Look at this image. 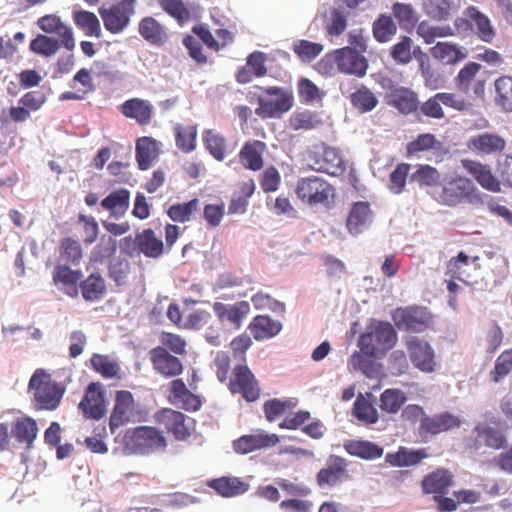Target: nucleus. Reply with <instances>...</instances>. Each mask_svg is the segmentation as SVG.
Here are the masks:
<instances>
[{
    "mask_svg": "<svg viewBox=\"0 0 512 512\" xmlns=\"http://www.w3.org/2000/svg\"><path fill=\"white\" fill-rule=\"evenodd\" d=\"M154 420L177 441L188 440L194 430V420L172 408H161L154 414Z\"/></svg>",
    "mask_w": 512,
    "mask_h": 512,
    "instance_id": "0eeeda50",
    "label": "nucleus"
},
{
    "mask_svg": "<svg viewBox=\"0 0 512 512\" xmlns=\"http://www.w3.org/2000/svg\"><path fill=\"white\" fill-rule=\"evenodd\" d=\"M467 146L472 151L491 155L502 152L506 147V141L497 134L482 133L471 137Z\"/></svg>",
    "mask_w": 512,
    "mask_h": 512,
    "instance_id": "473e14b6",
    "label": "nucleus"
},
{
    "mask_svg": "<svg viewBox=\"0 0 512 512\" xmlns=\"http://www.w3.org/2000/svg\"><path fill=\"white\" fill-rule=\"evenodd\" d=\"M11 434L20 444L31 448L38 434L36 421L28 416L17 418L11 426Z\"/></svg>",
    "mask_w": 512,
    "mask_h": 512,
    "instance_id": "58836bf2",
    "label": "nucleus"
},
{
    "mask_svg": "<svg viewBox=\"0 0 512 512\" xmlns=\"http://www.w3.org/2000/svg\"><path fill=\"white\" fill-rule=\"evenodd\" d=\"M175 133L176 146L184 153H190L196 148L197 129L194 126L178 125Z\"/></svg>",
    "mask_w": 512,
    "mask_h": 512,
    "instance_id": "680f3d73",
    "label": "nucleus"
},
{
    "mask_svg": "<svg viewBox=\"0 0 512 512\" xmlns=\"http://www.w3.org/2000/svg\"><path fill=\"white\" fill-rule=\"evenodd\" d=\"M199 211V200L194 198L186 203L171 205L167 210L168 217L174 222H189L193 215Z\"/></svg>",
    "mask_w": 512,
    "mask_h": 512,
    "instance_id": "5fc2aeb1",
    "label": "nucleus"
},
{
    "mask_svg": "<svg viewBox=\"0 0 512 512\" xmlns=\"http://www.w3.org/2000/svg\"><path fill=\"white\" fill-rule=\"evenodd\" d=\"M93 369L103 378H120V366L108 355L93 354L90 359Z\"/></svg>",
    "mask_w": 512,
    "mask_h": 512,
    "instance_id": "603ef678",
    "label": "nucleus"
},
{
    "mask_svg": "<svg viewBox=\"0 0 512 512\" xmlns=\"http://www.w3.org/2000/svg\"><path fill=\"white\" fill-rule=\"evenodd\" d=\"M29 390L38 409L55 410L65 393V387L54 381L50 374L42 369L34 372L29 381Z\"/></svg>",
    "mask_w": 512,
    "mask_h": 512,
    "instance_id": "20e7f679",
    "label": "nucleus"
},
{
    "mask_svg": "<svg viewBox=\"0 0 512 512\" xmlns=\"http://www.w3.org/2000/svg\"><path fill=\"white\" fill-rule=\"evenodd\" d=\"M62 46L61 39L39 34L30 42L29 49L35 54L50 57L57 53Z\"/></svg>",
    "mask_w": 512,
    "mask_h": 512,
    "instance_id": "864d4df0",
    "label": "nucleus"
},
{
    "mask_svg": "<svg viewBox=\"0 0 512 512\" xmlns=\"http://www.w3.org/2000/svg\"><path fill=\"white\" fill-rule=\"evenodd\" d=\"M347 462L337 455H331L326 467L320 469L316 475L317 484L320 487L334 486L346 478Z\"/></svg>",
    "mask_w": 512,
    "mask_h": 512,
    "instance_id": "5701e85b",
    "label": "nucleus"
},
{
    "mask_svg": "<svg viewBox=\"0 0 512 512\" xmlns=\"http://www.w3.org/2000/svg\"><path fill=\"white\" fill-rule=\"evenodd\" d=\"M281 329L282 324L268 315H257L248 325V330L257 341L270 339L276 336Z\"/></svg>",
    "mask_w": 512,
    "mask_h": 512,
    "instance_id": "e433bc0d",
    "label": "nucleus"
},
{
    "mask_svg": "<svg viewBox=\"0 0 512 512\" xmlns=\"http://www.w3.org/2000/svg\"><path fill=\"white\" fill-rule=\"evenodd\" d=\"M512 371V348L504 350L495 360L494 368L489 373L493 383H499Z\"/></svg>",
    "mask_w": 512,
    "mask_h": 512,
    "instance_id": "052dcab7",
    "label": "nucleus"
},
{
    "mask_svg": "<svg viewBox=\"0 0 512 512\" xmlns=\"http://www.w3.org/2000/svg\"><path fill=\"white\" fill-rule=\"evenodd\" d=\"M292 50L302 62L309 63L323 52L324 46L321 43L301 39L293 43Z\"/></svg>",
    "mask_w": 512,
    "mask_h": 512,
    "instance_id": "13d9d810",
    "label": "nucleus"
},
{
    "mask_svg": "<svg viewBox=\"0 0 512 512\" xmlns=\"http://www.w3.org/2000/svg\"><path fill=\"white\" fill-rule=\"evenodd\" d=\"M442 143L432 133L419 134L413 141L406 145L407 157H419L422 153L440 150Z\"/></svg>",
    "mask_w": 512,
    "mask_h": 512,
    "instance_id": "a18cd8bd",
    "label": "nucleus"
},
{
    "mask_svg": "<svg viewBox=\"0 0 512 512\" xmlns=\"http://www.w3.org/2000/svg\"><path fill=\"white\" fill-rule=\"evenodd\" d=\"M134 12L135 0H121L109 8L99 9L104 27L113 34L122 32L128 26Z\"/></svg>",
    "mask_w": 512,
    "mask_h": 512,
    "instance_id": "9b49d317",
    "label": "nucleus"
},
{
    "mask_svg": "<svg viewBox=\"0 0 512 512\" xmlns=\"http://www.w3.org/2000/svg\"><path fill=\"white\" fill-rule=\"evenodd\" d=\"M481 65L476 62H468L455 78V85L459 91L474 98H483L486 80L477 78Z\"/></svg>",
    "mask_w": 512,
    "mask_h": 512,
    "instance_id": "2eb2a0df",
    "label": "nucleus"
},
{
    "mask_svg": "<svg viewBox=\"0 0 512 512\" xmlns=\"http://www.w3.org/2000/svg\"><path fill=\"white\" fill-rule=\"evenodd\" d=\"M405 346L412 364L422 372L431 373L436 368L435 352L428 341L417 336H408Z\"/></svg>",
    "mask_w": 512,
    "mask_h": 512,
    "instance_id": "ddd939ff",
    "label": "nucleus"
},
{
    "mask_svg": "<svg viewBox=\"0 0 512 512\" xmlns=\"http://www.w3.org/2000/svg\"><path fill=\"white\" fill-rule=\"evenodd\" d=\"M136 246L138 253L153 259L159 258L165 249L163 241L156 236L151 228L136 234Z\"/></svg>",
    "mask_w": 512,
    "mask_h": 512,
    "instance_id": "f704fd0d",
    "label": "nucleus"
},
{
    "mask_svg": "<svg viewBox=\"0 0 512 512\" xmlns=\"http://www.w3.org/2000/svg\"><path fill=\"white\" fill-rule=\"evenodd\" d=\"M37 24L45 33L56 34L67 50L75 48V39L71 27L63 23L57 15L49 14L40 17Z\"/></svg>",
    "mask_w": 512,
    "mask_h": 512,
    "instance_id": "b1692460",
    "label": "nucleus"
},
{
    "mask_svg": "<svg viewBox=\"0 0 512 512\" xmlns=\"http://www.w3.org/2000/svg\"><path fill=\"white\" fill-rule=\"evenodd\" d=\"M434 199L441 205L457 207L462 204H475L481 201L480 193L473 181L465 176L456 175L446 179Z\"/></svg>",
    "mask_w": 512,
    "mask_h": 512,
    "instance_id": "f257e3e1",
    "label": "nucleus"
},
{
    "mask_svg": "<svg viewBox=\"0 0 512 512\" xmlns=\"http://www.w3.org/2000/svg\"><path fill=\"white\" fill-rule=\"evenodd\" d=\"M82 297L86 301L100 300L106 293V283L99 273H92L79 284Z\"/></svg>",
    "mask_w": 512,
    "mask_h": 512,
    "instance_id": "c03bdc74",
    "label": "nucleus"
},
{
    "mask_svg": "<svg viewBox=\"0 0 512 512\" xmlns=\"http://www.w3.org/2000/svg\"><path fill=\"white\" fill-rule=\"evenodd\" d=\"M349 99L352 107L361 114L371 112L379 104L375 93L364 84L358 85Z\"/></svg>",
    "mask_w": 512,
    "mask_h": 512,
    "instance_id": "ea45409f",
    "label": "nucleus"
},
{
    "mask_svg": "<svg viewBox=\"0 0 512 512\" xmlns=\"http://www.w3.org/2000/svg\"><path fill=\"white\" fill-rule=\"evenodd\" d=\"M397 340V333L389 322L377 321L366 327L358 344L364 354L380 358L396 345Z\"/></svg>",
    "mask_w": 512,
    "mask_h": 512,
    "instance_id": "7ed1b4c3",
    "label": "nucleus"
},
{
    "mask_svg": "<svg viewBox=\"0 0 512 512\" xmlns=\"http://www.w3.org/2000/svg\"><path fill=\"white\" fill-rule=\"evenodd\" d=\"M139 35L150 45L161 47L169 39L165 26L153 16L142 18L138 24Z\"/></svg>",
    "mask_w": 512,
    "mask_h": 512,
    "instance_id": "cd10ccee",
    "label": "nucleus"
},
{
    "mask_svg": "<svg viewBox=\"0 0 512 512\" xmlns=\"http://www.w3.org/2000/svg\"><path fill=\"white\" fill-rule=\"evenodd\" d=\"M460 420L451 413L445 412L434 416H426L421 419L419 433L421 435H436L458 427Z\"/></svg>",
    "mask_w": 512,
    "mask_h": 512,
    "instance_id": "c756f323",
    "label": "nucleus"
},
{
    "mask_svg": "<svg viewBox=\"0 0 512 512\" xmlns=\"http://www.w3.org/2000/svg\"><path fill=\"white\" fill-rule=\"evenodd\" d=\"M411 165L408 163H399L389 176V189L394 194H400L404 191Z\"/></svg>",
    "mask_w": 512,
    "mask_h": 512,
    "instance_id": "69168bd1",
    "label": "nucleus"
},
{
    "mask_svg": "<svg viewBox=\"0 0 512 512\" xmlns=\"http://www.w3.org/2000/svg\"><path fill=\"white\" fill-rule=\"evenodd\" d=\"M465 15L475 22L479 38L484 42H492L495 37V31L490 19L474 6H469L465 11Z\"/></svg>",
    "mask_w": 512,
    "mask_h": 512,
    "instance_id": "09e8293b",
    "label": "nucleus"
},
{
    "mask_svg": "<svg viewBox=\"0 0 512 512\" xmlns=\"http://www.w3.org/2000/svg\"><path fill=\"white\" fill-rule=\"evenodd\" d=\"M386 103L404 115L414 113L419 107L417 93L407 87L391 88L386 95Z\"/></svg>",
    "mask_w": 512,
    "mask_h": 512,
    "instance_id": "412c9836",
    "label": "nucleus"
},
{
    "mask_svg": "<svg viewBox=\"0 0 512 512\" xmlns=\"http://www.w3.org/2000/svg\"><path fill=\"white\" fill-rule=\"evenodd\" d=\"M81 277L80 270H72L64 264L56 265L52 275L54 284L70 297L78 295V283Z\"/></svg>",
    "mask_w": 512,
    "mask_h": 512,
    "instance_id": "c85d7f7f",
    "label": "nucleus"
},
{
    "mask_svg": "<svg viewBox=\"0 0 512 512\" xmlns=\"http://www.w3.org/2000/svg\"><path fill=\"white\" fill-rule=\"evenodd\" d=\"M309 157L313 161L311 166L316 171L338 176L346 169L339 150L324 143L314 146Z\"/></svg>",
    "mask_w": 512,
    "mask_h": 512,
    "instance_id": "f8f14e48",
    "label": "nucleus"
},
{
    "mask_svg": "<svg viewBox=\"0 0 512 512\" xmlns=\"http://www.w3.org/2000/svg\"><path fill=\"white\" fill-rule=\"evenodd\" d=\"M425 13L432 19L442 21L448 19L451 4L448 0H424Z\"/></svg>",
    "mask_w": 512,
    "mask_h": 512,
    "instance_id": "338daca9",
    "label": "nucleus"
},
{
    "mask_svg": "<svg viewBox=\"0 0 512 512\" xmlns=\"http://www.w3.org/2000/svg\"><path fill=\"white\" fill-rule=\"evenodd\" d=\"M453 483V476L446 469H437L422 480V489L425 494H433L437 496L446 494L448 488Z\"/></svg>",
    "mask_w": 512,
    "mask_h": 512,
    "instance_id": "4c0bfd02",
    "label": "nucleus"
},
{
    "mask_svg": "<svg viewBox=\"0 0 512 512\" xmlns=\"http://www.w3.org/2000/svg\"><path fill=\"white\" fill-rule=\"evenodd\" d=\"M228 388L232 394H240L247 402H255L260 398L261 388L258 380L247 365L234 367Z\"/></svg>",
    "mask_w": 512,
    "mask_h": 512,
    "instance_id": "1a4fd4ad",
    "label": "nucleus"
},
{
    "mask_svg": "<svg viewBox=\"0 0 512 512\" xmlns=\"http://www.w3.org/2000/svg\"><path fill=\"white\" fill-rule=\"evenodd\" d=\"M157 141L150 137L139 138L136 142V161L140 170H147L158 158Z\"/></svg>",
    "mask_w": 512,
    "mask_h": 512,
    "instance_id": "79ce46f5",
    "label": "nucleus"
},
{
    "mask_svg": "<svg viewBox=\"0 0 512 512\" xmlns=\"http://www.w3.org/2000/svg\"><path fill=\"white\" fill-rule=\"evenodd\" d=\"M206 485L223 498H232L246 493L249 484L236 476H222L208 480Z\"/></svg>",
    "mask_w": 512,
    "mask_h": 512,
    "instance_id": "bb28decb",
    "label": "nucleus"
},
{
    "mask_svg": "<svg viewBox=\"0 0 512 512\" xmlns=\"http://www.w3.org/2000/svg\"><path fill=\"white\" fill-rule=\"evenodd\" d=\"M122 442L126 449L139 455L165 451L168 445L163 431L146 425L127 429Z\"/></svg>",
    "mask_w": 512,
    "mask_h": 512,
    "instance_id": "f03ea898",
    "label": "nucleus"
},
{
    "mask_svg": "<svg viewBox=\"0 0 512 512\" xmlns=\"http://www.w3.org/2000/svg\"><path fill=\"white\" fill-rule=\"evenodd\" d=\"M295 403L291 400H280L277 398L266 401L263 405L265 418L269 422L275 421L279 416L287 410L292 409Z\"/></svg>",
    "mask_w": 512,
    "mask_h": 512,
    "instance_id": "774afa93",
    "label": "nucleus"
},
{
    "mask_svg": "<svg viewBox=\"0 0 512 512\" xmlns=\"http://www.w3.org/2000/svg\"><path fill=\"white\" fill-rule=\"evenodd\" d=\"M203 143L206 150L217 161H222L227 154V142L225 137L214 129H208L203 132Z\"/></svg>",
    "mask_w": 512,
    "mask_h": 512,
    "instance_id": "49530a36",
    "label": "nucleus"
},
{
    "mask_svg": "<svg viewBox=\"0 0 512 512\" xmlns=\"http://www.w3.org/2000/svg\"><path fill=\"white\" fill-rule=\"evenodd\" d=\"M461 166L483 189L494 193L501 191V183L488 164L471 159H462Z\"/></svg>",
    "mask_w": 512,
    "mask_h": 512,
    "instance_id": "6ab92c4d",
    "label": "nucleus"
},
{
    "mask_svg": "<svg viewBox=\"0 0 512 512\" xmlns=\"http://www.w3.org/2000/svg\"><path fill=\"white\" fill-rule=\"evenodd\" d=\"M441 174L428 164H422L413 172L411 179L420 186H435L440 182Z\"/></svg>",
    "mask_w": 512,
    "mask_h": 512,
    "instance_id": "e2e57ef3",
    "label": "nucleus"
},
{
    "mask_svg": "<svg viewBox=\"0 0 512 512\" xmlns=\"http://www.w3.org/2000/svg\"><path fill=\"white\" fill-rule=\"evenodd\" d=\"M266 148V144L260 140L247 141L239 152L241 164L252 171L261 170L264 165L263 153Z\"/></svg>",
    "mask_w": 512,
    "mask_h": 512,
    "instance_id": "2f4dec72",
    "label": "nucleus"
},
{
    "mask_svg": "<svg viewBox=\"0 0 512 512\" xmlns=\"http://www.w3.org/2000/svg\"><path fill=\"white\" fill-rule=\"evenodd\" d=\"M374 38L385 43L392 39L397 32V26L391 16L381 14L373 23L372 27Z\"/></svg>",
    "mask_w": 512,
    "mask_h": 512,
    "instance_id": "6e6d98bb",
    "label": "nucleus"
},
{
    "mask_svg": "<svg viewBox=\"0 0 512 512\" xmlns=\"http://www.w3.org/2000/svg\"><path fill=\"white\" fill-rule=\"evenodd\" d=\"M495 101L505 111L512 112V77L502 76L495 81Z\"/></svg>",
    "mask_w": 512,
    "mask_h": 512,
    "instance_id": "bf43d9fd",
    "label": "nucleus"
},
{
    "mask_svg": "<svg viewBox=\"0 0 512 512\" xmlns=\"http://www.w3.org/2000/svg\"><path fill=\"white\" fill-rule=\"evenodd\" d=\"M280 441L279 436L257 429L251 434L242 435L233 441V449L239 454H248L256 450L275 446Z\"/></svg>",
    "mask_w": 512,
    "mask_h": 512,
    "instance_id": "f3484780",
    "label": "nucleus"
},
{
    "mask_svg": "<svg viewBox=\"0 0 512 512\" xmlns=\"http://www.w3.org/2000/svg\"><path fill=\"white\" fill-rule=\"evenodd\" d=\"M73 21L85 35L97 38L101 36L100 21L93 12L86 10L75 11L73 13Z\"/></svg>",
    "mask_w": 512,
    "mask_h": 512,
    "instance_id": "8fccbe9b",
    "label": "nucleus"
},
{
    "mask_svg": "<svg viewBox=\"0 0 512 512\" xmlns=\"http://www.w3.org/2000/svg\"><path fill=\"white\" fill-rule=\"evenodd\" d=\"M161 9L174 18L179 25H184L191 20V12L182 0H158Z\"/></svg>",
    "mask_w": 512,
    "mask_h": 512,
    "instance_id": "4d7b16f0",
    "label": "nucleus"
},
{
    "mask_svg": "<svg viewBox=\"0 0 512 512\" xmlns=\"http://www.w3.org/2000/svg\"><path fill=\"white\" fill-rule=\"evenodd\" d=\"M344 450L351 456L364 460H375L382 457L384 449L369 440L349 439L343 444Z\"/></svg>",
    "mask_w": 512,
    "mask_h": 512,
    "instance_id": "72a5a7b5",
    "label": "nucleus"
},
{
    "mask_svg": "<svg viewBox=\"0 0 512 512\" xmlns=\"http://www.w3.org/2000/svg\"><path fill=\"white\" fill-rule=\"evenodd\" d=\"M119 111L138 124L147 125L152 119L153 106L148 100L132 98L123 102L119 106Z\"/></svg>",
    "mask_w": 512,
    "mask_h": 512,
    "instance_id": "7c9ffc66",
    "label": "nucleus"
},
{
    "mask_svg": "<svg viewBox=\"0 0 512 512\" xmlns=\"http://www.w3.org/2000/svg\"><path fill=\"white\" fill-rule=\"evenodd\" d=\"M407 397L400 389L389 388L384 390L380 395V409L388 414L398 413Z\"/></svg>",
    "mask_w": 512,
    "mask_h": 512,
    "instance_id": "3c124183",
    "label": "nucleus"
},
{
    "mask_svg": "<svg viewBox=\"0 0 512 512\" xmlns=\"http://www.w3.org/2000/svg\"><path fill=\"white\" fill-rule=\"evenodd\" d=\"M297 197L309 206L329 208L336 197L335 187L320 176L312 175L298 180Z\"/></svg>",
    "mask_w": 512,
    "mask_h": 512,
    "instance_id": "39448f33",
    "label": "nucleus"
},
{
    "mask_svg": "<svg viewBox=\"0 0 512 512\" xmlns=\"http://www.w3.org/2000/svg\"><path fill=\"white\" fill-rule=\"evenodd\" d=\"M138 414L133 394L128 390L115 393L114 405L109 417V429L114 433L118 428L134 422Z\"/></svg>",
    "mask_w": 512,
    "mask_h": 512,
    "instance_id": "9d476101",
    "label": "nucleus"
},
{
    "mask_svg": "<svg viewBox=\"0 0 512 512\" xmlns=\"http://www.w3.org/2000/svg\"><path fill=\"white\" fill-rule=\"evenodd\" d=\"M474 432L476 433L474 447L479 449L481 445H484L493 450L506 449L508 441L505 433L495 427H492L486 423L478 424Z\"/></svg>",
    "mask_w": 512,
    "mask_h": 512,
    "instance_id": "a878e982",
    "label": "nucleus"
},
{
    "mask_svg": "<svg viewBox=\"0 0 512 512\" xmlns=\"http://www.w3.org/2000/svg\"><path fill=\"white\" fill-rule=\"evenodd\" d=\"M256 88L262 90L267 96L274 97V99L258 97V107L255 109V114L262 119L279 118L284 113L288 112L294 104L291 89L278 86H256Z\"/></svg>",
    "mask_w": 512,
    "mask_h": 512,
    "instance_id": "423d86ee",
    "label": "nucleus"
},
{
    "mask_svg": "<svg viewBox=\"0 0 512 512\" xmlns=\"http://www.w3.org/2000/svg\"><path fill=\"white\" fill-rule=\"evenodd\" d=\"M213 311L221 322H228L234 328H240L243 319L250 312V305L247 301H239L234 304L215 302Z\"/></svg>",
    "mask_w": 512,
    "mask_h": 512,
    "instance_id": "393cba45",
    "label": "nucleus"
},
{
    "mask_svg": "<svg viewBox=\"0 0 512 512\" xmlns=\"http://www.w3.org/2000/svg\"><path fill=\"white\" fill-rule=\"evenodd\" d=\"M336 66L341 73L362 78L368 69L367 59L354 48L336 49Z\"/></svg>",
    "mask_w": 512,
    "mask_h": 512,
    "instance_id": "a211bd4d",
    "label": "nucleus"
},
{
    "mask_svg": "<svg viewBox=\"0 0 512 512\" xmlns=\"http://www.w3.org/2000/svg\"><path fill=\"white\" fill-rule=\"evenodd\" d=\"M149 360L154 371L164 378H174L182 374V361L164 347H154L149 351Z\"/></svg>",
    "mask_w": 512,
    "mask_h": 512,
    "instance_id": "dca6fc26",
    "label": "nucleus"
},
{
    "mask_svg": "<svg viewBox=\"0 0 512 512\" xmlns=\"http://www.w3.org/2000/svg\"><path fill=\"white\" fill-rule=\"evenodd\" d=\"M430 54L446 64H455L466 58V54L456 44L449 42H438L430 48Z\"/></svg>",
    "mask_w": 512,
    "mask_h": 512,
    "instance_id": "de8ad7c7",
    "label": "nucleus"
},
{
    "mask_svg": "<svg viewBox=\"0 0 512 512\" xmlns=\"http://www.w3.org/2000/svg\"><path fill=\"white\" fill-rule=\"evenodd\" d=\"M352 415L365 426H371L378 422L379 413L374 404L363 395H358L353 403Z\"/></svg>",
    "mask_w": 512,
    "mask_h": 512,
    "instance_id": "a19ab883",
    "label": "nucleus"
},
{
    "mask_svg": "<svg viewBox=\"0 0 512 512\" xmlns=\"http://www.w3.org/2000/svg\"><path fill=\"white\" fill-rule=\"evenodd\" d=\"M427 457L428 453L425 448L409 450L407 448L400 447L397 452L388 453L385 457V460L391 466L403 467L416 465L422 459Z\"/></svg>",
    "mask_w": 512,
    "mask_h": 512,
    "instance_id": "37998d69",
    "label": "nucleus"
},
{
    "mask_svg": "<svg viewBox=\"0 0 512 512\" xmlns=\"http://www.w3.org/2000/svg\"><path fill=\"white\" fill-rule=\"evenodd\" d=\"M373 219V212L369 202L358 201L352 204L346 219V228L348 232L357 236L364 232Z\"/></svg>",
    "mask_w": 512,
    "mask_h": 512,
    "instance_id": "4be33fe9",
    "label": "nucleus"
},
{
    "mask_svg": "<svg viewBox=\"0 0 512 512\" xmlns=\"http://www.w3.org/2000/svg\"><path fill=\"white\" fill-rule=\"evenodd\" d=\"M101 207L108 211L110 216L115 219L122 218L130 204V191L125 188H121L109 193L101 201Z\"/></svg>",
    "mask_w": 512,
    "mask_h": 512,
    "instance_id": "c9c22d12",
    "label": "nucleus"
},
{
    "mask_svg": "<svg viewBox=\"0 0 512 512\" xmlns=\"http://www.w3.org/2000/svg\"><path fill=\"white\" fill-rule=\"evenodd\" d=\"M84 416L89 419L100 420L106 414L105 391L100 382H91L78 405Z\"/></svg>",
    "mask_w": 512,
    "mask_h": 512,
    "instance_id": "4468645a",
    "label": "nucleus"
},
{
    "mask_svg": "<svg viewBox=\"0 0 512 512\" xmlns=\"http://www.w3.org/2000/svg\"><path fill=\"white\" fill-rule=\"evenodd\" d=\"M83 257L80 243L72 238H64L60 243V258L71 264H79Z\"/></svg>",
    "mask_w": 512,
    "mask_h": 512,
    "instance_id": "0e129e2a",
    "label": "nucleus"
},
{
    "mask_svg": "<svg viewBox=\"0 0 512 512\" xmlns=\"http://www.w3.org/2000/svg\"><path fill=\"white\" fill-rule=\"evenodd\" d=\"M392 319L399 330L420 333L431 327L433 316L425 307L409 306L398 308Z\"/></svg>",
    "mask_w": 512,
    "mask_h": 512,
    "instance_id": "6e6552de",
    "label": "nucleus"
},
{
    "mask_svg": "<svg viewBox=\"0 0 512 512\" xmlns=\"http://www.w3.org/2000/svg\"><path fill=\"white\" fill-rule=\"evenodd\" d=\"M168 399L170 403L179 405L186 411H198L202 405L200 397L192 393L180 378L170 382Z\"/></svg>",
    "mask_w": 512,
    "mask_h": 512,
    "instance_id": "aec40b11",
    "label": "nucleus"
}]
</instances>
